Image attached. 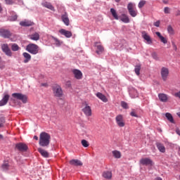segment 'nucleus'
I'll list each match as a JSON object with an SVG mask.
<instances>
[{
	"label": "nucleus",
	"mask_w": 180,
	"mask_h": 180,
	"mask_svg": "<svg viewBox=\"0 0 180 180\" xmlns=\"http://www.w3.org/2000/svg\"><path fill=\"white\" fill-rule=\"evenodd\" d=\"M156 147L160 151V153H165V146H164V144L161 143H157Z\"/></svg>",
	"instance_id": "nucleus-29"
},
{
	"label": "nucleus",
	"mask_w": 180,
	"mask_h": 180,
	"mask_svg": "<svg viewBox=\"0 0 180 180\" xmlns=\"http://www.w3.org/2000/svg\"><path fill=\"white\" fill-rule=\"evenodd\" d=\"M23 57L25 58L24 60L25 64H27V63H29L30 60H32V56L30 53H27V52H24L22 53Z\"/></svg>",
	"instance_id": "nucleus-25"
},
{
	"label": "nucleus",
	"mask_w": 180,
	"mask_h": 180,
	"mask_svg": "<svg viewBox=\"0 0 180 180\" xmlns=\"http://www.w3.org/2000/svg\"><path fill=\"white\" fill-rule=\"evenodd\" d=\"M0 122L2 123V124H4V123H5V117L0 116Z\"/></svg>",
	"instance_id": "nucleus-50"
},
{
	"label": "nucleus",
	"mask_w": 180,
	"mask_h": 180,
	"mask_svg": "<svg viewBox=\"0 0 180 180\" xmlns=\"http://www.w3.org/2000/svg\"><path fill=\"white\" fill-rule=\"evenodd\" d=\"M179 15H180V11H179L177 12V13H176V16H179Z\"/></svg>",
	"instance_id": "nucleus-57"
},
{
	"label": "nucleus",
	"mask_w": 180,
	"mask_h": 180,
	"mask_svg": "<svg viewBox=\"0 0 180 180\" xmlns=\"http://www.w3.org/2000/svg\"><path fill=\"white\" fill-rule=\"evenodd\" d=\"M160 24H161V21L158 20L155 22H154V26H155L156 27H160Z\"/></svg>",
	"instance_id": "nucleus-49"
},
{
	"label": "nucleus",
	"mask_w": 180,
	"mask_h": 180,
	"mask_svg": "<svg viewBox=\"0 0 180 180\" xmlns=\"http://www.w3.org/2000/svg\"><path fill=\"white\" fill-rule=\"evenodd\" d=\"M11 50L13 51H18V50H19V46L16 44H13L11 45Z\"/></svg>",
	"instance_id": "nucleus-39"
},
{
	"label": "nucleus",
	"mask_w": 180,
	"mask_h": 180,
	"mask_svg": "<svg viewBox=\"0 0 180 180\" xmlns=\"http://www.w3.org/2000/svg\"><path fill=\"white\" fill-rule=\"evenodd\" d=\"M163 4H168V0H163Z\"/></svg>",
	"instance_id": "nucleus-54"
},
{
	"label": "nucleus",
	"mask_w": 180,
	"mask_h": 180,
	"mask_svg": "<svg viewBox=\"0 0 180 180\" xmlns=\"http://www.w3.org/2000/svg\"><path fill=\"white\" fill-rule=\"evenodd\" d=\"M34 140L37 141V140H39V137L37 136H34Z\"/></svg>",
	"instance_id": "nucleus-51"
},
{
	"label": "nucleus",
	"mask_w": 180,
	"mask_h": 180,
	"mask_svg": "<svg viewBox=\"0 0 180 180\" xmlns=\"http://www.w3.org/2000/svg\"><path fill=\"white\" fill-rule=\"evenodd\" d=\"M115 2H119L120 0H115Z\"/></svg>",
	"instance_id": "nucleus-60"
},
{
	"label": "nucleus",
	"mask_w": 180,
	"mask_h": 180,
	"mask_svg": "<svg viewBox=\"0 0 180 180\" xmlns=\"http://www.w3.org/2000/svg\"><path fill=\"white\" fill-rule=\"evenodd\" d=\"M1 169L3 171H8V169H9V163H8L7 162L3 163V165H1Z\"/></svg>",
	"instance_id": "nucleus-35"
},
{
	"label": "nucleus",
	"mask_w": 180,
	"mask_h": 180,
	"mask_svg": "<svg viewBox=\"0 0 180 180\" xmlns=\"http://www.w3.org/2000/svg\"><path fill=\"white\" fill-rule=\"evenodd\" d=\"M174 47H175V50H176V46L174 45Z\"/></svg>",
	"instance_id": "nucleus-61"
},
{
	"label": "nucleus",
	"mask_w": 180,
	"mask_h": 180,
	"mask_svg": "<svg viewBox=\"0 0 180 180\" xmlns=\"http://www.w3.org/2000/svg\"><path fill=\"white\" fill-rule=\"evenodd\" d=\"M145 5H146V1L141 0V1L139 3L138 6H139V8H143V6H144Z\"/></svg>",
	"instance_id": "nucleus-44"
},
{
	"label": "nucleus",
	"mask_w": 180,
	"mask_h": 180,
	"mask_svg": "<svg viewBox=\"0 0 180 180\" xmlns=\"http://www.w3.org/2000/svg\"><path fill=\"white\" fill-rule=\"evenodd\" d=\"M112 154L115 158H122V153L119 150H112Z\"/></svg>",
	"instance_id": "nucleus-31"
},
{
	"label": "nucleus",
	"mask_w": 180,
	"mask_h": 180,
	"mask_svg": "<svg viewBox=\"0 0 180 180\" xmlns=\"http://www.w3.org/2000/svg\"><path fill=\"white\" fill-rule=\"evenodd\" d=\"M96 47H97V50L96 51L97 54H102L103 51L105 50L103 46L98 42L96 43Z\"/></svg>",
	"instance_id": "nucleus-24"
},
{
	"label": "nucleus",
	"mask_w": 180,
	"mask_h": 180,
	"mask_svg": "<svg viewBox=\"0 0 180 180\" xmlns=\"http://www.w3.org/2000/svg\"><path fill=\"white\" fill-rule=\"evenodd\" d=\"M37 151L42 157H44V158H49V157H50V153L42 148H38Z\"/></svg>",
	"instance_id": "nucleus-16"
},
{
	"label": "nucleus",
	"mask_w": 180,
	"mask_h": 180,
	"mask_svg": "<svg viewBox=\"0 0 180 180\" xmlns=\"http://www.w3.org/2000/svg\"><path fill=\"white\" fill-rule=\"evenodd\" d=\"M140 70H141V65H137L136 66H135V74H136V75H140Z\"/></svg>",
	"instance_id": "nucleus-37"
},
{
	"label": "nucleus",
	"mask_w": 180,
	"mask_h": 180,
	"mask_svg": "<svg viewBox=\"0 0 180 180\" xmlns=\"http://www.w3.org/2000/svg\"><path fill=\"white\" fill-rule=\"evenodd\" d=\"M167 32L169 34H174V28H172V26L169 25L167 27Z\"/></svg>",
	"instance_id": "nucleus-40"
},
{
	"label": "nucleus",
	"mask_w": 180,
	"mask_h": 180,
	"mask_svg": "<svg viewBox=\"0 0 180 180\" xmlns=\"http://www.w3.org/2000/svg\"><path fill=\"white\" fill-rule=\"evenodd\" d=\"M155 34L158 36V37H159L160 41H162V43H164V44H167V43H168V41L165 39V37H162V35H161V32H156Z\"/></svg>",
	"instance_id": "nucleus-27"
},
{
	"label": "nucleus",
	"mask_w": 180,
	"mask_h": 180,
	"mask_svg": "<svg viewBox=\"0 0 180 180\" xmlns=\"http://www.w3.org/2000/svg\"><path fill=\"white\" fill-rule=\"evenodd\" d=\"M165 116H166L167 120H169V122H170V123H175V122L174 121V117H172V115H171V113L167 112L165 114Z\"/></svg>",
	"instance_id": "nucleus-33"
},
{
	"label": "nucleus",
	"mask_w": 180,
	"mask_h": 180,
	"mask_svg": "<svg viewBox=\"0 0 180 180\" xmlns=\"http://www.w3.org/2000/svg\"><path fill=\"white\" fill-rule=\"evenodd\" d=\"M83 113H84L85 116H92V109H91V106L88 105L86 103L85 107L82 109Z\"/></svg>",
	"instance_id": "nucleus-13"
},
{
	"label": "nucleus",
	"mask_w": 180,
	"mask_h": 180,
	"mask_svg": "<svg viewBox=\"0 0 180 180\" xmlns=\"http://www.w3.org/2000/svg\"><path fill=\"white\" fill-rule=\"evenodd\" d=\"M110 13L112 15L114 19L116 20H119V16L117 15V13L116 12V10L115 8H110Z\"/></svg>",
	"instance_id": "nucleus-32"
},
{
	"label": "nucleus",
	"mask_w": 180,
	"mask_h": 180,
	"mask_svg": "<svg viewBox=\"0 0 180 180\" xmlns=\"http://www.w3.org/2000/svg\"><path fill=\"white\" fill-rule=\"evenodd\" d=\"M0 36H1V37H4V39H9V37L12 36V32H11V31L8 30L1 29Z\"/></svg>",
	"instance_id": "nucleus-5"
},
{
	"label": "nucleus",
	"mask_w": 180,
	"mask_h": 180,
	"mask_svg": "<svg viewBox=\"0 0 180 180\" xmlns=\"http://www.w3.org/2000/svg\"><path fill=\"white\" fill-rule=\"evenodd\" d=\"M129 13L132 18H136L137 16V10L134 8V10H131L129 11Z\"/></svg>",
	"instance_id": "nucleus-36"
},
{
	"label": "nucleus",
	"mask_w": 180,
	"mask_h": 180,
	"mask_svg": "<svg viewBox=\"0 0 180 180\" xmlns=\"http://www.w3.org/2000/svg\"><path fill=\"white\" fill-rule=\"evenodd\" d=\"M61 20L65 26H70V18H68V13L66 12L61 15Z\"/></svg>",
	"instance_id": "nucleus-15"
},
{
	"label": "nucleus",
	"mask_w": 180,
	"mask_h": 180,
	"mask_svg": "<svg viewBox=\"0 0 180 180\" xmlns=\"http://www.w3.org/2000/svg\"><path fill=\"white\" fill-rule=\"evenodd\" d=\"M29 37L31 40H34V41H37L38 40H40V34H39V32H34V34L29 35Z\"/></svg>",
	"instance_id": "nucleus-21"
},
{
	"label": "nucleus",
	"mask_w": 180,
	"mask_h": 180,
	"mask_svg": "<svg viewBox=\"0 0 180 180\" xmlns=\"http://www.w3.org/2000/svg\"><path fill=\"white\" fill-rule=\"evenodd\" d=\"M41 85V86H48L46 83H42Z\"/></svg>",
	"instance_id": "nucleus-52"
},
{
	"label": "nucleus",
	"mask_w": 180,
	"mask_h": 180,
	"mask_svg": "<svg viewBox=\"0 0 180 180\" xmlns=\"http://www.w3.org/2000/svg\"><path fill=\"white\" fill-rule=\"evenodd\" d=\"M164 12L165 13H170L171 8H169V7H165Z\"/></svg>",
	"instance_id": "nucleus-47"
},
{
	"label": "nucleus",
	"mask_w": 180,
	"mask_h": 180,
	"mask_svg": "<svg viewBox=\"0 0 180 180\" xmlns=\"http://www.w3.org/2000/svg\"><path fill=\"white\" fill-rule=\"evenodd\" d=\"M59 33L62 34V36H65V37H67L68 39H70V37H72V32H71V31L60 29L59 30Z\"/></svg>",
	"instance_id": "nucleus-14"
},
{
	"label": "nucleus",
	"mask_w": 180,
	"mask_h": 180,
	"mask_svg": "<svg viewBox=\"0 0 180 180\" xmlns=\"http://www.w3.org/2000/svg\"><path fill=\"white\" fill-rule=\"evenodd\" d=\"M1 127H4V124H2L1 122L0 123V129Z\"/></svg>",
	"instance_id": "nucleus-56"
},
{
	"label": "nucleus",
	"mask_w": 180,
	"mask_h": 180,
	"mask_svg": "<svg viewBox=\"0 0 180 180\" xmlns=\"http://www.w3.org/2000/svg\"><path fill=\"white\" fill-rule=\"evenodd\" d=\"M20 26H23L25 27L29 26H33L34 23L30 20H25L23 21L20 22Z\"/></svg>",
	"instance_id": "nucleus-20"
},
{
	"label": "nucleus",
	"mask_w": 180,
	"mask_h": 180,
	"mask_svg": "<svg viewBox=\"0 0 180 180\" xmlns=\"http://www.w3.org/2000/svg\"><path fill=\"white\" fill-rule=\"evenodd\" d=\"M0 12H2V6L0 4Z\"/></svg>",
	"instance_id": "nucleus-58"
},
{
	"label": "nucleus",
	"mask_w": 180,
	"mask_h": 180,
	"mask_svg": "<svg viewBox=\"0 0 180 180\" xmlns=\"http://www.w3.org/2000/svg\"><path fill=\"white\" fill-rule=\"evenodd\" d=\"M72 72L74 75L76 79H82V72L78 69L72 70Z\"/></svg>",
	"instance_id": "nucleus-12"
},
{
	"label": "nucleus",
	"mask_w": 180,
	"mask_h": 180,
	"mask_svg": "<svg viewBox=\"0 0 180 180\" xmlns=\"http://www.w3.org/2000/svg\"><path fill=\"white\" fill-rule=\"evenodd\" d=\"M152 57L156 61H158V60H160V58L158 57V54H157V53L155 52L152 53Z\"/></svg>",
	"instance_id": "nucleus-42"
},
{
	"label": "nucleus",
	"mask_w": 180,
	"mask_h": 180,
	"mask_svg": "<svg viewBox=\"0 0 180 180\" xmlns=\"http://www.w3.org/2000/svg\"><path fill=\"white\" fill-rule=\"evenodd\" d=\"M82 146H83V147H89V143H88V141L83 139L82 140Z\"/></svg>",
	"instance_id": "nucleus-41"
},
{
	"label": "nucleus",
	"mask_w": 180,
	"mask_h": 180,
	"mask_svg": "<svg viewBox=\"0 0 180 180\" xmlns=\"http://www.w3.org/2000/svg\"><path fill=\"white\" fill-rule=\"evenodd\" d=\"M3 139V136H2V135L0 134V139Z\"/></svg>",
	"instance_id": "nucleus-59"
},
{
	"label": "nucleus",
	"mask_w": 180,
	"mask_h": 180,
	"mask_svg": "<svg viewBox=\"0 0 180 180\" xmlns=\"http://www.w3.org/2000/svg\"><path fill=\"white\" fill-rule=\"evenodd\" d=\"M140 164H141V165H146V166H153V160L148 158H142L140 160Z\"/></svg>",
	"instance_id": "nucleus-9"
},
{
	"label": "nucleus",
	"mask_w": 180,
	"mask_h": 180,
	"mask_svg": "<svg viewBox=\"0 0 180 180\" xmlns=\"http://www.w3.org/2000/svg\"><path fill=\"white\" fill-rule=\"evenodd\" d=\"M9 94H5L1 101H0V106H5L9 101Z\"/></svg>",
	"instance_id": "nucleus-18"
},
{
	"label": "nucleus",
	"mask_w": 180,
	"mask_h": 180,
	"mask_svg": "<svg viewBox=\"0 0 180 180\" xmlns=\"http://www.w3.org/2000/svg\"><path fill=\"white\" fill-rule=\"evenodd\" d=\"M42 6H44V8H46L47 9H50V11H53L54 12V11H56V9L54 8V6H53V5H51V3L50 2H47V1H44L41 4Z\"/></svg>",
	"instance_id": "nucleus-19"
},
{
	"label": "nucleus",
	"mask_w": 180,
	"mask_h": 180,
	"mask_svg": "<svg viewBox=\"0 0 180 180\" xmlns=\"http://www.w3.org/2000/svg\"><path fill=\"white\" fill-rule=\"evenodd\" d=\"M168 75H169V70L167 68H162L161 69V77L163 81H167L168 78Z\"/></svg>",
	"instance_id": "nucleus-6"
},
{
	"label": "nucleus",
	"mask_w": 180,
	"mask_h": 180,
	"mask_svg": "<svg viewBox=\"0 0 180 180\" xmlns=\"http://www.w3.org/2000/svg\"><path fill=\"white\" fill-rule=\"evenodd\" d=\"M102 176L105 178V179H112V172L105 171L103 172Z\"/></svg>",
	"instance_id": "nucleus-23"
},
{
	"label": "nucleus",
	"mask_w": 180,
	"mask_h": 180,
	"mask_svg": "<svg viewBox=\"0 0 180 180\" xmlns=\"http://www.w3.org/2000/svg\"><path fill=\"white\" fill-rule=\"evenodd\" d=\"M6 5H13V0H5Z\"/></svg>",
	"instance_id": "nucleus-48"
},
{
	"label": "nucleus",
	"mask_w": 180,
	"mask_h": 180,
	"mask_svg": "<svg viewBox=\"0 0 180 180\" xmlns=\"http://www.w3.org/2000/svg\"><path fill=\"white\" fill-rule=\"evenodd\" d=\"M115 120L117 122V124L119 126V127H124V121H123V115H118L115 117Z\"/></svg>",
	"instance_id": "nucleus-11"
},
{
	"label": "nucleus",
	"mask_w": 180,
	"mask_h": 180,
	"mask_svg": "<svg viewBox=\"0 0 180 180\" xmlns=\"http://www.w3.org/2000/svg\"><path fill=\"white\" fill-rule=\"evenodd\" d=\"M96 95L97 98H98V99H101V101H102L105 103H106V102H108V98H106V96L102 94V93L98 92Z\"/></svg>",
	"instance_id": "nucleus-22"
},
{
	"label": "nucleus",
	"mask_w": 180,
	"mask_h": 180,
	"mask_svg": "<svg viewBox=\"0 0 180 180\" xmlns=\"http://www.w3.org/2000/svg\"><path fill=\"white\" fill-rule=\"evenodd\" d=\"M131 116H132L133 117H139V115H137V114L136 113V111L134 110H132L131 113H130Z\"/></svg>",
	"instance_id": "nucleus-45"
},
{
	"label": "nucleus",
	"mask_w": 180,
	"mask_h": 180,
	"mask_svg": "<svg viewBox=\"0 0 180 180\" xmlns=\"http://www.w3.org/2000/svg\"><path fill=\"white\" fill-rule=\"evenodd\" d=\"M141 36L144 40H146L147 44H153V39H151V37L146 31L141 32Z\"/></svg>",
	"instance_id": "nucleus-8"
},
{
	"label": "nucleus",
	"mask_w": 180,
	"mask_h": 180,
	"mask_svg": "<svg viewBox=\"0 0 180 180\" xmlns=\"http://www.w3.org/2000/svg\"><path fill=\"white\" fill-rule=\"evenodd\" d=\"M51 141V136L50 134L43 131L39 134V144L40 147L48 148L50 146V142Z\"/></svg>",
	"instance_id": "nucleus-1"
},
{
	"label": "nucleus",
	"mask_w": 180,
	"mask_h": 180,
	"mask_svg": "<svg viewBox=\"0 0 180 180\" xmlns=\"http://www.w3.org/2000/svg\"><path fill=\"white\" fill-rule=\"evenodd\" d=\"M12 96L14 98V99L21 101L22 103H27V96L25 94L22 93H13Z\"/></svg>",
	"instance_id": "nucleus-4"
},
{
	"label": "nucleus",
	"mask_w": 180,
	"mask_h": 180,
	"mask_svg": "<svg viewBox=\"0 0 180 180\" xmlns=\"http://www.w3.org/2000/svg\"><path fill=\"white\" fill-rule=\"evenodd\" d=\"M176 133H177L179 134V136H180V130L179 129H176Z\"/></svg>",
	"instance_id": "nucleus-53"
},
{
	"label": "nucleus",
	"mask_w": 180,
	"mask_h": 180,
	"mask_svg": "<svg viewBox=\"0 0 180 180\" xmlns=\"http://www.w3.org/2000/svg\"><path fill=\"white\" fill-rule=\"evenodd\" d=\"M70 165H74L75 167H82V162L77 159H73L69 162Z\"/></svg>",
	"instance_id": "nucleus-17"
},
{
	"label": "nucleus",
	"mask_w": 180,
	"mask_h": 180,
	"mask_svg": "<svg viewBox=\"0 0 180 180\" xmlns=\"http://www.w3.org/2000/svg\"><path fill=\"white\" fill-rule=\"evenodd\" d=\"M128 11H133L136 9V5L133 4V3H129L127 5Z\"/></svg>",
	"instance_id": "nucleus-38"
},
{
	"label": "nucleus",
	"mask_w": 180,
	"mask_h": 180,
	"mask_svg": "<svg viewBox=\"0 0 180 180\" xmlns=\"http://www.w3.org/2000/svg\"><path fill=\"white\" fill-rule=\"evenodd\" d=\"M53 94L55 98H63L64 93L61 86L55 84L52 86Z\"/></svg>",
	"instance_id": "nucleus-2"
},
{
	"label": "nucleus",
	"mask_w": 180,
	"mask_h": 180,
	"mask_svg": "<svg viewBox=\"0 0 180 180\" xmlns=\"http://www.w3.org/2000/svg\"><path fill=\"white\" fill-rule=\"evenodd\" d=\"M53 40H54L55 44L56 46H57L58 47H60V46H61V44H63V41H60L58 39L52 37Z\"/></svg>",
	"instance_id": "nucleus-34"
},
{
	"label": "nucleus",
	"mask_w": 180,
	"mask_h": 180,
	"mask_svg": "<svg viewBox=\"0 0 180 180\" xmlns=\"http://www.w3.org/2000/svg\"><path fill=\"white\" fill-rule=\"evenodd\" d=\"M18 19V15H14L11 17H10V20L11 22H15V20H16Z\"/></svg>",
	"instance_id": "nucleus-46"
},
{
	"label": "nucleus",
	"mask_w": 180,
	"mask_h": 180,
	"mask_svg": "<svg viewBox=\"0 0 180 180\" xmlns=\"http://www.w3.org/2000/svg\"><path fill=\"white\" fill-rule=\"evenodd\" d=\"M120 20L124 23H129L130 22V18H129V16H127L126 14H122Z\"/></svg>",
	"instance_id": "nucleus-28"
},
{
	"label": "nucleus",
	"mask_w": 180,
	"mask_h": 180,
	"mask_svg": "<svg viewBox=\"0 0 180 180\" xmlns=\"http://www.w3.org/2000/svg\"><path fill=\"white\" fill-rule=\"evenodd\" d=\"M121 106L123 108V109H129V105H127V103L124 101L121 102Z\"/></svg>",
	"instance_id": "nucleus-43"
},
{
	"label": "nucleus",
	"mask_w": 180,
	"mask_h": 180,
	"mask_svg": "<svg viewBox=\"0 0 180 180\" xmlns=\"http://www.w3.org/2000/svg\"><path fill=\"white\" fill-rule=\"evenodd\" d=\"M155 180H162L161 177H157Z\"/></svg>",
	"instance_id": "nucleus-55"
},
{
	"label": "nucleus",
	"mask_w": 180,
	"mask_h": 180,
	"mask_svg": "<svg viewBox=\"0 0 180 180\" xmlns=\"http://www.w3.org/2000/svg\"><path fill=\"white\" fill-rule=\"evenodd\" d=\"M158 98L160 102H167L168 101V96H167L165 94H159Z\"/></svg>",
	"instance_id": "nucleus-26"
},
{
	"label": "nucleus",
	"mask_w": 180,
	"mask_h": 180,
	"mask_svg": "<svg viewBox=\"0 0 180 180\" xmlns=\"http://www.w3.org/2000/svg\"><path fill=\"white\" fill-rule=\"evenodd\" d=\"M1 49L5 53L6 56H8V57H12V51H11V49H9V46L7 44H4L1 46Z\"/></svg>",
	"instance_id": "nucleus-7"
},
{
	"label": "nucleus",
	"mask_w": 180,
	"mask_h": 180,
	"mask_svg": "<svg viewBox=\"0 0 180 180\" xmlns=\"http://www.w3.org/2000/svg\"><path fill=\"white\" fill-rule=\"evenodd\" d=\"M129 95L131 98H137V96H139V93H137V90L132 89L129 90Z\"/></svg>",
	"instance_id": "nucleus-30"
},
{
	"label": "nucleus",
	"mask_w": 180,
	"mask_h": 180,
	"mask_svg": "<svg viewBox=\"0 0 180 180\" xmlns=\"http://www.w3.org/2000/svg\"><path fill=\"white\" fill-rule=\"evenodd\" d=\"M15 148H17L18 151L25 152V151H27L28 147H27V145H26L25 143H18L15 145Z\"/></svg>",
	"instance_id": "nucleus-10"
},
{
	"label": "nucleus",
	"mask_w": 180,
	"mask_h": 180,
	"mask_svg": "<svg viewBox=\"0 0 180 180\" xmlns=\"http://www.w3.org/2000/svg\"><path fill=\"white\" fill-rule=\"evenodd\" d=\"M39 50L40 48L35 44H30L26 47V51H28V53H30V54H33L34 56L39 54Z\"/></svg>",
	"instance_id": "nucleus-3"
}]
</instances>
